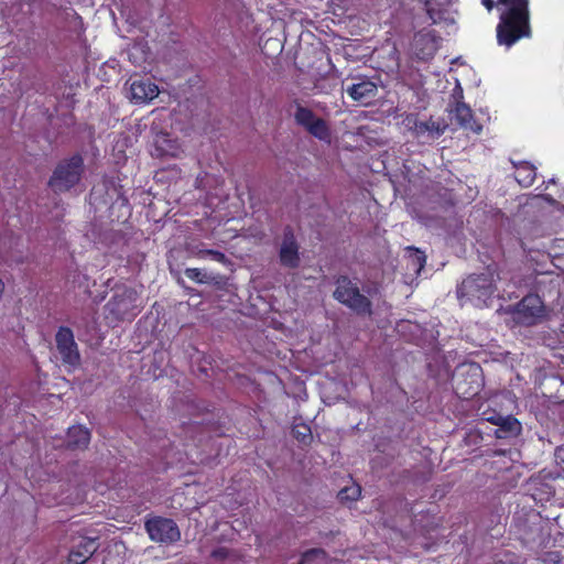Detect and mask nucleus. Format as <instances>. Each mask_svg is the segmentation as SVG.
<instances>
[{
	"label": "nucleus",
	"instance_id": "obj_1",
	"mask_svg": "<svg viewBox=\"0 0 564 564\" xmlns=\"http://www.w3.org/2000/svg\"><path fill=\"white\" fill-rule=\"evenodd\" d=\"M500 21L497 25L499 45L511 47L531 36L529 0H497Z\"/></svg>",
	"mask_w": 564,
	"mask_h": 564
},
{
	"label": "nucleus",
	"instance_id": "obj_2",
	"mask_svg": "<svg viewBox=\"0 0 564 564\" xmlns=\"http://www.w3.org/2000/svg\"><path fill=\"white\" fill-rule=\"evenodd\" d=\"M495 272L488 267L486 273L465 279L457 290L458 297L478 307L487 305L488 300L499 290L498 281L501 280V276L497 274V280L494 279Z\"/></svg>",
	"mask_w": 564,
	"mask_h": 564
},
{
	"label": "nucleus",
	"instance_id": "obj_3",
	"mask_svg": "<svg viewBox=\"0 0 564 564\" xmlns=\"http://www.w3.org/2000/svg\"><path fill=\"white\" fill-rule=\"evenodd\" d=\"M83 171V159L79 155L64 160L56 166L50 186L54 192L69 191L79 183Z\"/></svg>",
	"mask_w": 564,
	"mask_h": 564
},
{
	"label": "nucleus",
	"instance_id": "obj_4",
	"mask_svg": "<svg viewBox=\"0 0 564 564\" xmlns=\"http://www.w3.org/2000/svg\"><path fill=\"white\" fill-rule=\"evenodd\" d=\"M139 297L134 290L127 286L116 289L106 307L116 319H130L139 308Z\"/></svg>",
	"mask_w": 564,
	"mask_h": 564
},
{
	"label": "nucleus",
	"instance_id": "obj_5",
	"mask_svg": "<svg viewBox=\"0 0 564 564\" xmlns=\"http://www.w3.org/2000/svg\"><path fill=\"white\" fill-rule=\"evenodd\" d=\"M334 296L340 303L356 311L357 313H369L370 302L359 292V289L350 280L343 276L337 280V288Z\"/></svg>",
	"mask_w": 564,
	"mask_h": 564
},
{
	"label": "nucleus",
	"instance_id": "obj_6",
	"mask_svg": "<svg viewBox=\"0 0 564 564\" xmlns=\"http://www.w3.org/2000/svg\"><path fill=\"white\" fill-rule=\"evenodd\" d=\"M459 0H424V9L430 24H454L456 20L455 6Z\"/></svg>",
	"mask_w": 564,
	"mask_h": 564
},
{
	"label": "nucleus",
	"instance_id": "obj_7",
	"mask_svg": "<svg viewBox=\"0 0 564 564\" xmlns=\"http://www.w3.org/2000/svg\"><path fill=\"white\" fill-rule=\"evenodd\" d=\"M145 529L150 539L155 542L173 543L181 538L177 525L171 519L154 518L148 520L145 523Z\"/></svg>",
	"mask_w": 564,
	"mask_h": 564
},
{
	"label": "nucleus",
	"instance_id": "obj_8",
	"mask_svg": "<svg viewBox=\"0 0 564 564\" xmlns=\"http://www.w3.org/2000/svg\"><path fill=\"white\" fill-rule=\"evenodd\" d=\"M294 118L300 126L304 127L315 138L322 141H329L330 132L327 123L323 119L316 117L312 110L304 107H297Z\"/></svg>",
	"mask_w": 564,
	"mask_h": 564
},
{
	"label": "nucleus",
	"instance_id": "obj_9",
	"mask_svg": "<svg viewBox=\"0 0 564 564\" xmlns=\"http://www.w3.org/2000/svg\"><path fill=\"white\" fill-rule=\"evenodd\" d=\"M55 340L63 362L70 367L78 366L80 356L73 332L68 327H61L56 333Z\"/></svg>",
	"mask_w": 564,
	"mask_h": 564
},
{
	"label": "nucleus",
	"instance_id": "obj_10",
	"mask_svg": "<svg viewBox=\"0 0 564 564\" xmlns=\"http://www.w3.org/2000/svg\"><path fill=\"white\" fill-rule=\"evenodd\" d=\"M543 315V303L540 296L530 294L517 305L516 318L522 324H533Z\"/></svg>",
	"mask_w": 564,
	"mask_h": 564
},
{
	"label": "nucleus",
	"instance_id": "obj_11",
	"mask_svg": "<svg viewBox=\"0 0 564 564\" xmlns=\"http://www.w3.org/2000/svg\"><path fill=\"white\" fill-rule=\"evenodd\" d=\"M159 93V87L150 79H134L130 83L128 97L134 104H147Z\"/></svg>",
	"mask_w": 564,
	"mask_h": 564
},
{
	"label": "nucleus",
	"instance_id": "obj_12",
	"mask_svg": "<svg viewBox=\"0 0 564 564\" xmlns=\"http://www.w3.org/2000/svg\"><path fill=\"white\" fill-rule=\"evenodd\" d=\"M346 93L355 101L367 105L376 97L378 88L373 82L360 79L358 83L347 87Z\"/></svg>",
	"mask_w": 564,
	"mask_h": 564
},
{
	"label": "nucleus",
	"instance_id": "obj_13",
	"mask_svg": "<svg viewBox=\"0 0 564 564\" xmlns=\"http://www.w3.org/2000/svg\"><path fill=\"white\" fill-rule=\"evenodd\" d=\"M413 50L416 58L429 61L437 51V43L431 33H419L414 36Z\"/></svg>",
	"mask_w": 564,
	"mask_h": 564
},
{
	"label": "nucleus",
	"instance_id": "obj_14",
	"mask_svg": "<svg viewBox=\"0 0 564 564\" xmlns=\"http://www.w3.org/2000/svg\"><path fill=\"white\" fill-rule=\"evenodd\" d=\"M280 259L286 267L294 268L299 264V248L291 231L284 234L280 249Z\"/></svg>",
	"mask_w": 564,
	"mask_h": 564
},
{
	"label": "nucleus",
	"instance_id": "obj_15",
	"mask_svg": "<svg viewBox=\"0 0 564 564\" xmlns=\"http://www.w3.org/2000/svg\"><path fill=\"white\" fill-rule=\"evenodd\" d=\"M451 111L460 127L480 133L482 127L474 120L471 109L465 102H458Z\"/></svg>",
	"mask_w": 564,
	"mask_h": 564
},
{
	"label": "nucleus",
	"instance_id": "obj_16",
	"mask_svg": "<svg viewBox=\"0 0 564 564\" xmlns=\"http://www.w3.org/2000/svg\"><path fill=\"white\" fill-rule=\"evenodd\" d=\"M468 371L470 381L468 382L467 388L464 387V382H456V391L464 398H471L476 395L481 387L480 368L478 366H470Z\"/></svg>",
	"mask_w": 564,
	"mask_h": 564
},
{
	"label": "nucleus",
	"instance_id": "obj_17",
	"mask_svg": "<svg viewBox=\"0 0 564 564\" xmlns=\"http://www.w3.org/2000/svg\"><path fill=\"white\" fill-rule=\"evenodd\" d=\"M98 545L94 539H84L76 550L69 554L70 564H84L90 556L94 555Z\"/></svg>",
	"mask_w": 564,
	"mask_h": 564
},
{
	"label": "nucleus",
	"instance_id": "obj_18",
	"mask_svg": "<svg viewBox=\"0 0 564 564\" xmlns=\"http://www.w3.org/2000/svg\"><path fill=\"white\" fill-rule=\"evenodd\" d=\"M90 440L89 431L82 426H72L67 432V444L73 448H84L88 445Z\"/></svg>",
	"mask_w": 564,
	"mask_h": 564
},
{
	"label": "nucleus",
	"instance_id": "obj_19",
	"mask_svg": "<svg viewBox=\"0 0 564 564\" xmlns=\"http://www.w3.org/2000/svg\"><path fill=\"white\" fill-rule=\"evenodd\" d=\"M154 144L156 150L162 155L177 156L180 153V147L177 142L171 139L166 133L158 135L155 138Z\"/></svg>",
	"mask_w": 564,
	"mask_h": 564
},
{
	"label": "nucleus",
	"instance_id": "obj_20",
	"mask_svg": "<svg viewBox=\"0 0 564 564\" xmlns=\"http://www.w3.org/2000/svg\"><path fill=\"white\" fill-rule=\"evenodd\" d=\"M154 144L156 150L162 155L177 156L180 153V147L177 142L171 139L166 133L158 135L155 138Z\"/></svg>",
	"mask_w": 564,
	"mask_h": 564
},
{
	"label": "nucleus",
	"instance_id": "obj_21",
	"mask_svg": "<svg viewBox=\"0 0 564 564\" xmlns=\"http://www.w3.org/2000/svg\"><path fill=\"white\" fill-rule=\"evenodd\" d=\"M516 180L521 186H531L535 180V167L528 162L517 164Z\"/></svg>",
	"mask_w": 564,
	"mask_h": 564
},
{
	"label": "nucleus",
	"instance_id": "obj_22",
	"mask_svg": "<svg viewBox=\"0 0 564 564\" xmlns=\"http://www.w3.org/2000/svg\"><path fill=\"white\" fill-rule=\"evenodd\" d=\"M426 258L423 252L414 248L408 249V267L413 270L416 274H420L424 268Z\"/></svg>",
	"mask_w": 564,
	"mask_h": 564
},
{
	"label": "nucleus",
	"instance_id": "obj_23",
	"mask_svg": "<svg viewBox=\"0 0 564 564\" xmlns=\"http://www.w3.org/2000/svg\"><path fill=\"white\" fill-rule=\"evenodd\" d=\"M495 423L510 435H517L521 431L519 421L512 416H499Z\"/></svg>",
	"mask_w": 564,
	"mask_h": 564
},
{
	"label": "nucleus",
	"instance_id": "obj_24",
	"mask_svg": "<svg viewBox=\"0 0 564 564\" xmlns=\"http://www.w3.org/2000/svg\"><path fill=\"white\" fill-rule=\"evenodd\" d=\"M185 275L195 282L198 283H208L213 280V278L205 271L196 268H188L185 270Z\"/></svg>",
	"mask_w": 564,
	"mask_h": 564
},
{
	"label": "nucleus",
	"instance_id": "obj_25",
	"mask_svg": "<svg viewBox=\"0 0 564 564\" xmlns=\"http://www.w3.org/2000/svg\"><path fill=\"white\" fill-rule=\"evenodd\" d=\"M361 489L358 485H351L343 488L338 496L343 501H355L360 497Z\"/></svg>",
	"mask_w": 564,
	"mask_h": 564
},
{
	"label": "nucleus",
	"instance_id": "obj_26",
	"mask_svg": "<svg viewBox=\"0 0 564 564\" xmlns=\"http://www.w3.org/2000/svg\"><path fill=\"white\" fill-rule=\"evenodd\" d=\"M326 560V553L322 549H312L302 555L299 564H308L314 561L323 562Z\"/></svg>",
	"mask_w": 564,
	"mask_h": 564
},
{
	"label": "nucleus",
	"instance_id": "obj_27",
	"mask_svg": "<svg viewBox=\"0 0 564 564\" xmlns=\"http://www.w3.org/2000/svg\"><path fill=\"white\" fill-rule=\"evenodd\" d=\"M196 256L200 259L210 258L212 260L219 262V263H227L228 260L226 256L223 252L216 251V250H199Z\"/></svg>",
	"mask_w": 564,
	"mask_h": 564
},
{
	"label": "nucleus",
	"instance_id": "obj_28",
	"mask_svg": "<svg viewBox=\"0 0 564 564\" xmlns=\"http://www.w3.org/2000/svg\"><path fill=\"white\" fill-rule=\"evenodd\" d=\"M451 105H457L458 102H463V88L459 84V82L456 79V86L453 89L452 96H451Z\"/></svg>",
	"mask_w": 564,
	"mask_h": 564
},
{
	"label": "nucleus",
	"instance_id": "obj_29",
	"mask_svg": "<svg viewBox=\"0 0 564 564\" xmlns=\"http://www.w3.org/2000/svg\"><path fill=\"white\" fill-rule=\"evenodd\" d=\"M419 128L421 130H427V131H435V133L437 135H440L441 133H443L444 129H445V126L441 127L440 124H436L434 121H427L425 123H421L419 126Z\"/></svg>",
	"mask_w": 564,
	"mask_h": 564
},
{
	"label": "nucleus",
	"instance_id": "obj_30",
	"mask_svg": "<svg viewBox=\"0 0 564 564\" xmlns=\"http://www.w3.org/2000/svg\"><path fill=\"white\" fill-rule=\"evenodd\" d=\"M302 430L303 432H297L296 437L302 442H306V440L310 438V429L307 426H302Z\"/></svg>",
	"mask_w": 564,
	"mask_h": 564
},
{
	"label": "nucleus",
	"instance_id": "obj_31",
	"mask_svg": "<svg viewBox=\"0 0 564 564\" xmlns=\"http://www.w3.org/2000/svg\"><path fill=\"white\" fill-rule=\"evenodd\" d=\"M134 52H142V53H143V51L141 50V47H140L139 45H134V46L132 47V50L130 51V53H129V56H130V58L132 59V62H133L134 64H140V63H141V59H140V58H134Z\"/></svg>",
	"mask_w": 564,
	"mask_h": 564
},
{
	"label": "nucleus",
	"instance_id": "obj_32",
	"mask_svg": "<svg viewBox=\"0 0 564 564\" xmlns=\"http://www.w3.org/2000/svg\"><path fill=\"white\" fill-rule=\"evenodd\" d=\"M553 258V265L557 269L564 270L562 265L558 263L560 261V253L554 251V253L550 254Z\"/></svg>",
	"mask_w": 564,
	"mask_h": 564
},
{
	"label": "nucleus",
	"instance_id": "obj_33",
	"mask_svg": "<svg viewBox=\"0 0 564 564\" xmlns=\"http://www.w3.org/2000/svg\"><path fill=\"white\" fill-rule=\"evenodd\" d=\"M481 3L487 8L488 11L492 10L495 1L494 0H481Z\"/></svg>",
	"mask_w": 564,
	"mask_h": 564
},
{
	"label": "nucleus",
	"instance_id": "obj_34",
	"mask_svg": "<svg viewBox=\"0 0 564 564\" xmlns=\"http://www.w3.org/2000/svg\"><path fill=\"white\" fill-rule=\"evenodd\" d=\"M120 547H121L120 545H117V544L115 545V549L117 552L119 551Z\"/></svg>",
	"mask_w": 564,
	"mask_h": 564
}]
</instances>
